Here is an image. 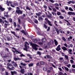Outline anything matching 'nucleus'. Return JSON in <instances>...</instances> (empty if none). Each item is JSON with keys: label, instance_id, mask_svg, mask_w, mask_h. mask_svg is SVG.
Segmentation results:
<instances>
[{"label": "nucleus", "instance_id": "39448f33", "mask_svg": "<svg viewBox=\"0 0 75 75\" xmlns=\"http://www.w3.org/2000/svg\"><path fill=\"white\" fill-rule=\"evenodd\" d=\"M8 12L4 13V17H6V18H8L9 16L8 14Z\"/></svg>", "mask_w": 75, "mask_h": 75}, {"label": "nucleus", "instance_id": "6ab92c4d", "mask_svg": "<svg viewBox=\"0 0 75 75\" xmlns=\"http://www.w3.org/2000/svg\"><path fill=\"white\" fill-rule=\"evenodd\" d=\"M16 52L17 54H21L22 53V52H19L18 51V50H16Z\"/></svg>", "mask_w": 75, "mask_h": 75}, {"label": "nucleus", "instance_id": "aec40b11", "mask_svg": "<svg viewBox=\"0 0 75 75\" xmlns=\"http://www.w3.org/2000/svg\"><path fill=\"white\" fill-rule=\"evenodd\" d=\"M40 14H41V13L40 12H39L38 13H36V16H40Z\"/></svg>", "mask_w": 75, "mask_h": 75}, {"label": "nucleus", "instance_id": "4be33fe9", "mask_svg": "<svg viewBox=\"0 0 75 75\" xmlns=\"http://www.w3.org/2000/svg\"><path fill=\"white\" fill-rule=\"evenodd\" d=\"M64 68L65 70H66L67 72H68V71H69V69H68V68L65 67H64Z\"/></svg>", "mask_w": 75, "mask_h": 75}, {"label": "nucleus", "instance_id": "4c0bfd02", "mask_svg": "<svg viewBox=\"0 0 75 75\" xmlns=\"http://www.w3.org/2000/svg\"><path fill=\"white\" fill-rule=\"evenodd\" d=\"M11 33H12V34H13L15 36L16 35V33H15L14 31H11Z\"/></svg>", "mask_w": 75, "mask_h": 75}, {"label": "nucleus", "instance_id": "bf43d9fd", "mask_svg": "<svg viewBox=\"0 0 75 75\" xmlns=\"http://www.w3.org/2000/svg\"><path fill=\"white\" fill-rule=\"evenodd\" d=\"M59 32L61 33H62L63 32H62V30L61 29H59Z\"/></svg>", "mask_w": 75, "mask_h": 75}, {"label": "nucleus", "instance_id": "680f3d73", "mask_svg": "<svg viewBox=\"0 0 75 75\" xmlns=\"http://www.w3.org/2000/svg\"><path fill=\"white\" fill-rule=\"evenodd\" d=\"M62 39H63V40H64V41H66V39H65V38L63 37Z\"/></svg>", "mask_w": 75, "mask_h": 75}, {"label": "nucleus", "instance_id": "9d476101", "mask_svg": "<svg viewBox=\"0 0 75 75\" xmlns=\"http://www.w3.org/2000/svg\"><path fill=\"white\" fill-rule=\"evenodd\" d=\"M60 45H59L57 47V48H56V50L57 51H59V50H61V48H60Z\"/></svg>", "mask_w": 75, "mask_h": 75}, {"label": "nucleus", "instance_id": "7c9ffc66", "mask_svg": "<svg viewBox=\"0 0 75 75\" xmlns=\"http://www.w3.org/2000/svg\"><path fill=\"white\" fill-rule=\"evenodd\" d=\"M9 21L10 23H13V19H12L11 18H9Z\"/></svg>", "mask_w": 75, "mask_h": 75}, {"label": "nucleus", "instance_id": "cd10ccee", "mask_svg": "<svg viewBox=\"0 0 75 75\" xmlns=\"http://www.w3.org/2000/svg\"><path fill=\"white\" fill-rule=\"evenodd\" d=\"M69 11H74V10H73V9H72L71 7L69 8Z\"/></svg>", "mask_w": 75, "mask_h": 75}, {"label": "nucleus", "instance_id": "7ed1b4c3", "mask_svg": "<svg viewBox=\"0 0 75 75\" xmlns=\"http://www.w3.org/2000/svg\"><path fill=\"white\" fill-rule=\"evenodd\" d=\"M45 20L46 21H47L49 25L50 26H52V23H51V22L50 21L48 20V18H45Z\"/></svg>", "mask_w": 75, "mask_h": 75}, {"label": "nucleus", "instance_id": "2f4dec72", "mask_svg": "<svg viewBox=\"0 0 75 75\" xmlns=\"http://www.w3.org/2000/svg\"><path fill=\"white\" fill-rule=\"evenodd\" d=\"M64 56H65V57L66 59H68V56L65 54Z\"/></svg>", "mask_w": 75, "mask_h": 75}, {"label": "nucleus", "instance_id": "603ef678", "mask_svg": "<svg viewBox=\"0 0 75 75\" xmlns=\"http://www.w3.org/2000/svg\"><path fill=\"white\" fill-rule=\"evenodd\" d=\"M67 3L68 4H71V3H72V1H69L67 2Z\"/></svg>", "mask_w": 75, "mask_h": 75}, {"label": "nucleus", "instance_id": "6e6552de", "mask_svg": "<svg viewBox=\"0 0 75 75\" xmlns=\"http://www.w3.org/2000/svg\"><path fill=\"white\" fill-rule=\"evenodd\" d=\"M47 24L48 23L47 22H45V23L43 24V27H44L45 29H47V28H48V26H47Z\"/></svg>", "mask_w": 75, "mask_h": 75}, {"label": "nucleus", "instance_id": "c9c22d12", "mask_svg": "<svg viewBox=\"0 0 75 75\" xmlns=\"http://www.w3.org/2000/svg\"><path fill=\"white\" fill-rule=\"evenodd\" d=\"M7 65L8 67H12V65L11 64H9V63H7Z\"/></svg>", "mask_w": 75, "mask_h": 75}, {"label": "nucleus", "instance_id": "dca6fc26", "mask_svg": "<svg viewBox=\"0 0 75 75\" xmlns=\"http://www.w3.org/2000/svg\"><path fill=\"white\" fill-rule=\"evenodd\" d=\"M38 20L39 21H42L43 19V18H42V17L40 16L39 17V18H38Z\"/></svg>", "mask_w": 75, "mask_h": 75}, {"label": "nucleus", "instance_id": "8fccbe9b", "mask_svg": "<svg viewBox=\"0 0 75 75\" xmlns=\"http://www.w3.org/2000/svg\"><path fill=\"white\" fill-rule=\"evenodd\" d=\"M43 7L45 9H47V6H46L44 5Z\"/></svg>", "mask_w": 75, "mask_h": 75}, {"label": "nucleus", "instance_id": "412c9836", "mask_svg": "<svg viewBox=\"0 0 75 75\" xmlns=\"http://www.w3.org/2000/svg\"><path fill=\"white\" fill-rule=\"evenodd\" d=\"M42 42H45L46 41V38H43L42 39Z\"/></svg>", "mask_w": 75, "mask_h": 75}, {"label": "nucleus", "instance_id": "13d9d810", "mask_svg": "<svg viewBox=\"0 0 75 75\" xmlns=\"http://www.w3.org/2000/svg\"><path fill=\"white\" fill-rule=\"evenodd\" d=\"M7 69H8L9 70H11V68H10L8 66L7 67Z\"/></svg>", "mask_w": 75, "mask_h": 75}, {"label": "nucleus", "instance_id": "0eeeda50", "mask_svg": "<svg viewBox=\"0 0 75 75\" xmlns=\"http://www.w3.org/2000/svg\"><path fill=\"white\" fill-rule=\"evenodd\" d=\"M13 59L14 61H18V60H19V61H20L21 60V58H19L18 56L17 58L16 57V56H14L13 57Z\"/></svg>", "mask_w": 75, "mask_h": 75}, {"label": "nucleus", "instance_id": "79ce46f5", "mask_svg": "<svg viewBox=\"0 0 75 75\" xmlns=\"http://www.w3.org/2000/svg\"><path fill=\"white\" fill-rule=\"evenodd\" d=\"M52 8V10L54 11V12H56V11H57V10H56V9L55 8Z\"/></svg>", "mask_w": 75, "mask_h": 75}, {"label": "nucleus", "instance_id": "3c124183", "mask_svg": "<svg viewBox=\"0 0 75 75\" xmlns=\"http://www.w3.org/2000/svg\"><path fill=\"white\" fill-rule=\"evenodd\" d=\"M72 69H69V73H72Z\"/></svg>", "mask_w": 75, "mask_h": 75}, {"label": "nucleus", "instance_id": "f257e3e1", "mask_svg": "<svg viewBox=\"0 0 75 75\" xmlns=\"http://www.w3.org/2000/svg\"><path fill=\"white\" fill-rule=\"evenodd\" d=\"M17 9L16 10V13L18 15H20V14H23V11H21L20 10V8L18 7H17Z\"/></svg>", "mask_w": 75, "mask_h": 75}, {"label": "nucleus", "instance_id": "052dcab7", "mask_svg": "<svg viewBox=\"0 0 75 75\" xmlns=\"http://www.w3.org/2000/svg\"><path fill=\"white\" fill-rule=\"evenodd\" d=\"M5 75H9L7 71H5Z\"/></svg>", "mask_w": 75, "mask_h": 75}, {"label": "nucleus", "instance_id": "c756f323", "mask_svg": "<svg viewBox=\"0 0 75 75\" xmlns=\"http://www.w3.org/2000/svg\"><path fill=\"white\" fill-rule=\"evenodd\" d=\"M55 30L57 32V34H59V30L57 28H56V29Z\"/></svg>", "mask_w": 75, "mask_h": 75}, {"label": "nucleus", "instance_id": "20e7f679", "mask_svg": "<svg viewBox=\"0 0 75 75\" xmlns=\"http://www.w3.org/2000/svg\"><path fill=\"white\" fill-rule=\"evenodd\" d=\"M33 49L35 50H38V48H37V47H38V46L36 44H33L32 45Z\"/></svg>", "mask_w": 75, "mask_h": 75}, {"label": "nucleus", "instance_id": "58836bf2", "mask_svg": "<svg viewBox=\"0 0 75 75\" xmlns=\"http://www.w3.org/2000/svg\"><path fill=\"white\" fill-rule=\"evenodd\" d=\"M34 23L36 24H37V23H38V21H37V19H35L34 21Z\"/></svg>", "mask_w": 75, "mask_h": 75}, {"label": "nucleus", "instance_id": "c03bdc74", "mask_svg": "<svg viewBox=\"0 0 75 75\" xmlns=\"http://www.w3.org/2000/svg\"><path fill=\"white\" fill-rule=\"evenodd\" d=\"M6 4L8 6H9L10 5H9V2L8 1H6Z\"/></svg>", "mask_w": 75, "mask_h": 75}, {"label": "nucleus", "instance_id": "69168bd1", "mask_svg": "<svg viewBox=\"0 0 75 75\" xmlns=\"http://www.w3.org/2000/svg\"><path fill=\"white\" fill-rule=\"evenodd\" d=\"M21 57H25V55H24L23 54H21Z\"/></svg>", "mask_w": 75, "mask_h": 75}, {"label": "nucleus", "instance_id": "ddd939ff", "mask_svg": "<svg viewBox=\"0 0 75 75\" xmlns=\"http://www.w3.org/2000/svg\"><path fill=\"white\" fill-rule=\"evenodd\" d=\"M11 74L12 75H16L17 74V72L15 71H11Z\"/></svg>", "mask_w": 75, "mask_h": 75}, {"label": "nucleus", "instance_id": "f8f14e48", "mask_svg": "<svg viewBox=\"0 0 75 75\" xmlns=\"http://www.w3.org/2000/svg\"><path fill=\"white\" fill-rule=\"evenodd\" d=\"M25 72V70L24 69H21L20 72L22 74H24Z\"/></svg>", "mask_w": 75, "mask_h": 75}, {"label": "nucleus", "instance_id": "72a5a7b5", "mask_svg": "<svg viewBox=\"0 0 75 75\" xmlns=\"http://www.w3.org/2000/svg\"><path fill=\"white\" fill-rule=\"evenodd\" d=\"M13 26H14L15 27H17V25H16V23L15 22H13Z\"/></svg>", "mask_w": 75, "mask_h": 75}, {"label": "nucleus", "instance_id": "bb28decb", "mask_svg": "<svg viewBox=\"0 0 75 75\" xmlns=\"http://www.w3.org/2000/svg\"><path fill=\"white\" fill-rule=\"evenodd\" d=\"M13 4L14 5V6H17L18 5V3L17 2H15Z\"/></svg>", "mask_w": 75, "mask_h": 75}, {"label": "nucleus", "instance_id": "f3484780", "mask_svg": "<svg viewBox=\"0 0 75 75\" xmlns=\"http://www.w3.org/2000/svg\"><path fill=\"white\" fill-rule=\"evenodd\" d=\"M54 42L55 45L56 46H57V45H58V41H57V40H56L54 39Z\"/></svg>", "mask_w": 75, "mask_h": 75}, {"label": "nucleus", "instance_id": "e433bc0d", "mask_svg": "<svg viewBox=\"0 0 75 75\" xmlns=\"http://www.w3.org/2000/svg\"><path fill=\"white\" fill-rule=\"evenodd\" d=\"M13 65L15 66V67H17V64H16V63H15L14 64H13Z\"/></svg>", "mask_w": 75, "mask_h": 75}, {"label": "nucleus", "instance_id": "4468645a", "mask_svg": "<svg viewBox=\"0 0 75 75\" xmlns=\"http://www.w3.org/2000/svg\"><path fill=\"white\" fill-rule=\"evenodd\" d=\"M0 10H1V11H4L5 10V9L4 8H3L1 5H0Z\"/></svg>", "mask_w": 75, "mask_h": 75}, {"label": "nucleus", "instance_id": "2eb2a0df", "mask_svg": "<svg viewBox=\"0 0 75 75\" xmlns=\"http://www.w3.org/2000/svg\"><path fill=\"white\" fill-rule=\"evenodd\" d=\"M62 49L63 51H67L68 49H67V48L64 46H63L62 47Z\"/></svg>", "mask_w": 75, "mask_h": 75}, {"label": "nucleus", "instance_id": "4d7b16f0", "mask_svg": "<svg viewBox=\"0 0 75 75\" xmlns=\"http://www.w3.org/2000/svg\"><path fill=\"white\" fill-rule=\"evenodd\" d=\"M46 57L47 58H50V55L48 54H47L46 55Z\"/></svg>", "mask_w": 75, "mask_h": 75}, {"label": "nucleus", "instance_id": "1a4fd4ad", "mask_svg": "<svg viewBox=\"0 0 75 75\" xmlns=\"http://www.w3.org/2000/svg\"><path fill=\"white\" fill-rule=\"evenodd\" d=\"M20 64L21 66H22V68H24L25 69H26V67H25V66L27 65V64H25V63H23V62L21 63Z\"/></svg>", "mask_w": 75, "mask_h": 75}, {"label": "nucleus", "instance_id": "a211bd4d", "mask_svg": "<svg viewBox=\"0 0 75 75\" xmlns=\"http://www.w3.org/2000/svg\"><path fill=\"white\" fill-rule=\"evenodd\" d=\"M34 65V64L33 63H30L28 64V66L30 67H33Z\"/></svg>", "mask_w": 75, "mask_h": 75}, {"label": "nucleus", "instance_id": "9b49d317", "mask_svg": "<svg viewBox=\"0 0 75 75\" xmlns=\"http://www.w3.org/2000/svg\"><path fill=\"white\" fill-rule=\"evenodd\" d=\"M68 14L69 15H74V16H75V13L74 12H72L69 11L68 12Z\"/></svg>", "mask_w": 75, "mask_h": 75}, {"label": "nucleus", "instance_id": "393cba45", "mask_svg": "<svg viewBox=\"0 0 75 75\" xmlns=\"http://www.w3.org/2000/svg\"><path fill=\"white\" fill-rule=\"evenodd\" d=\"M40 64L42 65H44V62L43 61H41L40 62Z\"/></svg>", "mask_w": 75, "mask_h": 75}, {"label": "nucleus", "instance_id": "f704fd0d", "mask_svg": "<svg viewBox=\"0 0 75 75\" xmlns=\"http://www.w3.org/2000/svg\"><path fill=\"white\" fill-rule=\"evenodd\" d=\"M37 54L38 55H40L41 54V53L40 51H38L37 52Z\"/></svg>", "mask_w": 75, "mask_h": 75}, {"label": "nucleus", "instance_id": "774afa93", "mask_svg": "<svg viewBox=\"0 0 75 75\" xmlns=\"http://www.w3.org/2000/svg\"><path fill=\"white\" fill-rule=\"evenodd\" d=\"M59 75H63V73H62V72H60L59 74Z\"/></svg>", "mask_w": 75, "mask_h": 75}, {"label": "nucleus", "instance_id": "b1692460", "mask_svg": "<svg viewBox=\"0 0 75 75\" xmlns=\"http://www.w3.org/2000/svg\"><path fill=\"white\" fill-rule=\"evenodd\" d=\"M0 70L1 71V72H3L4 71V68H0Z\"/></svg>", "mask_w": 75, "mask_h": 75}, {"label": "nucleus", "instance_id": "09e8293b", "mask_svg": "<svg viewBox=\"0 0 75 75\" xmlns=\"http://www.w3.org/2000/svg\"><path fill=\"white\" fill-rule=\"evenodd\" d=\"M18 22L19 24H21V20L19 18L18 19Z\"/></svg>", "mask_w": 75, "mask_h": 75}, {"label": "nucleus", "instance_id": "423d86ee", "mask_svg": "<svg viewBox=\"0 0 75 75\" xmlns=\"http://www.w3.org/2000/svg\"><path fill=\"white\" fill-rule=\"evenodd\" d=\"M12 38H13V37H12V36L11 35L8 36V37L7 38V40L8 41H11V40H12Z\"/></svg>", "mask_w": 75, "mask_h": 75}, {"label": "nucleus", "instance_id": "37998d69", "mask_svg": "<svg viewBox=\"0 0 75 75\" xmlns=\"http://www.w3.org/2000/svg\"><path fill=\"white\" fill-rule=\"evenodd\" d=\"M5 50L6 51H7V52H9V50L8 48H5Z\"/></svg>", "mask_w": 75, "mask_h": 75}, {"label": "nucleus", "instance_id": "49530a36", "mask_svg": "<svg viewBox=\"0 0 75 75\" xmlns=\"http://www.w3.org/2000/svg\"><path fill=\"white\" fill-rule=\"evenodd\" d=\"M48 28L47 29V31H49L50 30V28L49 27H47Z\"/></svg>", "mask_w": 75, "mask_h": 75}, {"label": "nucleus", "instance_id": "864d4df0", "mask_svg": "<svg viewBox=\"0 0 75 75\" xmlns=\"http://www.w3.org/2000/svg\"><path fill=\"white\" fill-rule=\"evenodd\" d=\"M70 62L71 64H74V60H70Z\"/></svg>", "mask_w": 75, "mask_h": 75}, {"label": "nucleus", "instance_id": "5701e85b", "mask_svg": "<svg viewBox=\"0 0 75 75\" xmlns=\"http://www.w3.org/2000/svg\"><path fill=\"white\" fill-rule=\"evenodd\" d=\"M17 27L18 28H20V29H21V28H22V27H21V26L19 24H18L17 25Z\"/></svg>", "mask_w": 75, "mask_h": 75}, {"label": "nucleus", "instance_id": "0e129e2a", "mask_svg": "<svg viewBox=\"0 0 75 75\" xmlns=\"http://www.w3.org/2000/svg\"><path fill=\"white\" fill-rule=\"evenodd\" d=\"M69 45L71 48H72L73 47V45H72V44H71Z\"/></svg>", "mask_w": 75, "mask_h": 75}, {"label": "nucleus", "instance_id": "a878e982", "mask_svg": "<svg viewBox=\"0 0 75 75\" xmlns=\"http://www.w3.org/2000/svg\"><path fill=\"white\" fill-rule=\"evenodd\" d=\"M26 10H29L30 11V10H31V8H30L28 6H26Z\"/></svg>", "mask_w": 75, "mask_h": 75}, {"label": "nucleus", "instance_id": "f03ea898", "mask_svg": "<svg viewBox=\"0 0 75 75\" xmlns=\"http://www.w3.org/2000/svg\"><path fill=\"white\" fill-rule=\"evenodd\" d=\"M25 44L24 45V47H24L23 48V50H24V51H27V50H28V49L29 48V47L27 46V45H29V44H28V42H25ZM26 44H27V45H26Z\"/></svg>", "mask_w": 75, "mask_h": 75}, {"label": "nucleus", "instance_id": "e2e57ef3", "mask_svg": "<svg viewBox=\"0 0 75 75\" xmlns=\"http://www.w3.org/2000/svg\"><path fill=\"white\" fill-rule=\"evenodd\" d=\"M47 17H48V18H52V16L50 15H47Z\"/></svg>", "mask_w": 75, "mask_h": 75}, {"label": "nucleus", "instance_id": "5fc2aeb1", "mask_svg": "<svg viewBox=\"0 0 75 75\" xmlns=\"http://www.w3.org/2000/svg\"><path fill=\"white\" fill-rule=\"evenodd\" d=\"M61 11L62 13H64V12H65V10H64L62 9L61 10Z\"/></svg>", "mask_w": 75, "mask_h": 75}, {"label": "nucleus", "instance_id": "a19ab883", "mask_svg": "<svg viewBox=\"0 0 75 75\" xmlns=\"http://www.w3.org/2000/svg\"><path fill=\"white\" fill-rule=\"evenodd\" d=\"M54 23L55 25H56V26H57H57H58V25L57 24V21H55Z\"/></svg>", "mask_w": 75, "mask_h": 75}, {"label": "nucleus", "instance_id": "473e14b6", "mask_svg": "<svg viewBox=\"0 0 75 75\" xmlns=\"http://www.w3.org/2000/svg\"><path fill=\"white\" fill-rule=\"evenodd\" d=\"M59 18H60L61 19H64V17L62 16H59Z\"/></svg>", "mask_w": 75, "mask_h": 75}, {"label": "nucleus", "instance_id": "c85d7f7f", "mask_svg": "<svg viewBox=\"0 0 75 75\" xmlns=\"http://www.w3.org/2000/svg\"><path fill=\"white\" fill-rule=\"evenodd\" d=\"M15 50V51H14L13 50H12V52H13V54H14V56H16V53H15L16 52V50Z\"/></svg>", "mask_w": 75, "mask_h": 75}, {"label": "nucleus", "instance_id": "ea45409f", "mask_svg": "<svg viewBox=\"0 0 75 75\" xmlns=\"http://www.w3.org/2000/svg\"><path fill=\"white\" fill-rule=\"evenodd\" d=\"M57 14L58 15V16H59L61 15V12H60L57 11Z\"/></svg>", "mask_w": 75, "mask_h": 75}, {"label": "nucleus", "instance_id": "de8ad7c7", "mask_svg": "<svg viewBox=\"0 0 75 75\" xmlns=\"http://www.w3.org/2000/svg\"><path fill=\"white\" fill-rule=\"evenodd\" d=\"M64 21H66V22H67V23H68V24H69V25H71V24H70V23H69V21L64 19Z\"/></svg>", "mask_w": 75, "mask_h": 75}, {"label": "nucleus", "instance_id": "a18cd8bd", "mask_svg": "<svg viewBox=\"0 0 75 75\" xmlns=\"http://www.w3.org/2000/svg\"><path fill=\"white\" fill-rule=\"evenodd\" d=\"M5 44L6 46H7L8 45H9V44L7 42H5L4 43Z\"/></svg>", "mask_w": 75, "mask_h": 75}, {"label": "nucleus", "instance_id": "338daca9", "mask_svg": "<svg viewBox=\"0 0 75 75\" xmlns=\"http://www.w3.org/2000/svg\"><path fill=\"white\" fill-rule=\"evenodd\" d=\"M72 67L73 68H75V64H73L72 66Z\"/></svg>", "mask_w": 75, "mask_h": 75}, {"label": "nucleus", "instance_id": "6e6d98bb", "mask_svg": "<svg viewBox=\"0 0 75 75\" xmlns=\"http://www.w3.org/2000/svg\"><path fill=\"white\" fill-rule=\"evenodd\" d=\"M47 47L48 46H47V45L45 46V47H44V48L45 50H47Z\"/></svg>", "mask_w": 75, "mask_h": 75}]
</instances>
